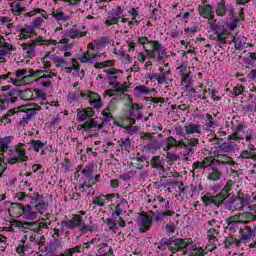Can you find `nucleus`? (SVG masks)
<instances>
[{
    "label": "nucleus",
    "instance_id": "nucleus-1",
    "mask_svg": "<svg viewBox=\"0 0 256 256\" xmlns=\"http://www.w3.org/2000/svg\"><path fill=\"white\" fill-rule=\"evenodd\" d=\"M168 249L171 253H177V251H182V255L188 256H205L207 251L202 247H197L193 244L191 239H162L160 241V249Z\"/></svg>",
    "mask_w": 256,
    "mask_h": 256
},
{
    "label": "nucleus",
    "instance_id": "nucleus-2",
    "mask_svg": "<svg viewBox=\"0 0 256 256\" xmlns=\"http://www.w3.org/2000/svg\"><path fill=\"white\" fill-rule=\"evenodd\" d=\"M39 75H43V71H34L33 69H18L14 73L8 72L7 74L0 75V91H9L7 83L21 87V85H25L29 81V77H39Z\"/></svg>",
    "mask_w": 256,
    "mask_h": 256
},
{
    "label": "nucleus",
    "instance_id": "nucleus-3",
    "mask_svg": "<svg viewBox=\"0 0 256 256\" xmlns=\"http://www.w3.org/2000/svg\"><path fill=\"white\" fill-rule=\"evenodd\" d=\"M138 45H142L148 57L157 63H164L167 57L165 47L159 41H151L147 36H141L137 40Z\"/></svg>",
    "mask_w": 256,
    "mask_h": 256
},
{
    "label": "nucleus",
    "instance_id": "nucleus-4",
    "mask_svg": "<svg viewBox=\"0 0 256 256\" xmlns=\"http://www.w3.org/2000/svg\"><path fill=\"white\" fill-rule=\"evenodd\" d=\"M128 100H129V104H128L129 114L127 117V121L129 124L127 125L121 124L120 127H124L128 135H135V133H137L138 131V128L137 126H132V125L135 124V119H143V115L141 114V107H139V105L137 104H133L131 102L130 97H128Z\"/></svg>",
    "mask_w": 256,
    "mask_h": 256
},
{
    "label": "nucleus",
    "instance_id": "nucleus-5",
    "mask_svg": "<svg viewBox=\"0 0 256 256\" xmlns=\"http://www.w3.org/2000/svg\"><path fill=\"white\" fill-rule=\"evenodd\" d=\"M70 103H79V101H83V99H86L90 105L93 107V109H101L103 104L101 103V96L95 92H82V91H76L69 96Z\"/></svg>",
    "mask_w": 256,
    "mask_h": 256
},
{
    "label": "nucleus",
    "instance_id": "nucleus-6",
    "mask_svg": "<svg viewBox=\"0 0 256 256\" xmlns=\"http://www.w3.org/2000/svg\"><path fill=\"white\" fill-rule=\"evenodd\" d=\"M103 47H105V44H103V41L101 40L89 43L88 50L80 55L78 59L81 63H95V61H101V57H103V55L93 51H99V49H103Z\"/></svg>",
    "mask_w": 256,
    "mask_h": 256
},
{
    "label": "nucleus",
    "instance_id": "nucleus-7",
    "mask_svg": "<svg viewBox=\"0 0 256 256\" xmlns=\"http://www.w3.org/2000/svg\"><path fill=\"white\" fill-rule=\"evenodd\" d=\"M27 163L29 156H27V145L24 143H18L9 150L8 163L9 165H15V163Z\"/></svg>",
    "mask_w": 256,
    "mask_h": 256
},
{
    "label": "nucleus",
    "instance_id": "nucleus-8",
    "mask_svg": "<svg viewBox=\"0 0 256 256\" xmlns=\"http://www.w3.org/2000/svg\"><path fill=\"white\" fill-rule=\"evenodd\" d=\"M176 145L181 146L183 145L188 149L189 153L193 154L195 153V148L197 145H199V139L192 138V139H187L186 142H179L177 144V140L173 138L172 136L166 138V140L162 143V147L164 151H170L171 147H176Z\"/></svg>",
    "mask_w": 256,
    "mask_h": 256
},
{
    "label": "nucleus",
    "instance_id": "nucleus-9",
    "mask_svg": "<svg viewBox=\"0 0 256 256\" xmlns=\"http://www.w3.org/2000/svg\"><path fill=\"white\" fill-rule=\"evenodd\" d=\"M15 113H24V115H22V121L21 124L22 125H27V123H29V121H31V119H33V117H35V114L37 113V109H35L34 107H31V105H23L19 108L12 109L9 110L5 116L6 117H13V115H15Z\"/></svg>",
    "mask_w": 256,
    "mask_h": 256
},
{
    "label": "nucleus",
    "instance_id": "nucleus-10",
    "mask_svg": "<svg viewBox=\"0 0 256 256\" xmlns=\"http://www.w3.org/2000/svg\"><path fill=\"white\" fill-rule=\"evenodd\" d=\"M231 191V182H228L221 193L216 196H204L205 205H215L216 207H220L223 205V201L227 199V193Z\"/></svg>",
    "mask_w": 256,
    "mask_h": 256
},
{
    "label": "nucleus",
    "instance_id": "nucleus-11",
    "mask_svg": "<svg viewBox=\"0 0 256 256\" xmlns=\"http://www.w3.org/2000/svg\"><path fill=\"white\" fill-rule=\"evenodd\" d=\"M49 59L52 60L55 67H67V59L55 54L51 55V52H45L44 57L41 59L42 69H49V67H51V62Z\"/></svg>",
    "mask_w": 256,
    "mask_h": 256
},
{
    "label": "nucleus",
    "instance_id": "nucleus-12",
    "mask_svg": "<svg viewBox=\"0 0 256 256\" xmlns=\"http://www.w3.org/2000/svg\"><path fill=\"white\" fill-rule=\"evenodd\" d=\"M37 13H40L41 16L35 18L31 22V28L32 29H43L45 20L49 19V16L47 15V12L44 9L36 8V9L26 13V17H35V15H37Z\"/></svg>",
    "mask_w": 256,
    "mask_h": 256
},
{
    "label": "nucleus",
    "instance_id": "nucleus-13",
    "mask_svg": "<svg viewBox=\"0 0 256 256\" xmlns=\"http://www.w3.org/2000/svg\"><path fill=\"white\" fill-rule=\"evenodd\" d=\"M45 43L46 41L43 38L39 37L32 40L31 43L21 44L23 55H25V57H28L29 59H33V57H35L37 53V50H35V45H43Z\"/></svg>",
    "mask_w": 256,
    "mask_h": 256
},
{
    "label": "nucleus",
    "instance_id": "nucleus-14",
    "mask_svg": "<svg viewBox=\"0 0 256 256\" xmlns=\"http://www.w3.org/2000/svg\"><path fill=\"white\" fill-rule=\"evenodd\" d=\"M30 203L37 213L43 214L47 211V202H45V198L42 195L34 194Z\"/></svg>",
    "mask_w": 256,
    "mask_h": 256
},
{
    "label": "nucleus",
    "instance_id": "nucleus-15",
    "mask_svg": "<svg viewBox=\"0 0 256 256\" xmlns=\"http://www.w3.org/2000/svg\"><path fill=\"white\" fill-rule=\"evenodd\" d=\"M64 226L67 227V229H75V227H79L84 233L85 231H93L91 226H85V223L79 216H75L72 220L64 222Z\"/></svg>",
    "mask_w": 256,
    "mask_h": 256
},
{
    "label": "nucleus",
    "instance_id": "nucleus-16",
    "mask_svg": "<svg viewBox=\"0 0 256 256\" xmlns=\"http://www.w3.org/2000/svg\"><path fill=\"white\" fill-rule=\"evenodd\" d=\"M13 49V45L5 41V37L0 35V63H5V59L9 57V53Z\"/></svg>",
    "mask_w": 256,
    "mask_h": 256
},
{
    "label": "nucleus",
    "instance_id": "nucleus-17",
    "mask_svg": "<svg viewBox=\"0 0 256 256\" xmlns=\"http://www.w3.org/2000/svg\"><path fill=\"white\" fill-rule=\"evenodd\" d=\"M235 211H243V209L253 210L251 202L249 201V196H242L233 201Z\"/></svg>",
    "mask_w": 256,
    "mask_h": 256
},
{
    "label": "nucleus",
    "instance_id": "nucleus-18",
    "mask_svg": "<svg viewBox=\"0 0 256 256\" xmlns=\"http://www.w3.org/2000/svg\"><path fill=\"white\" fill-rule=\"evenodd\" d=\"M87 35V30L85 26H73L70 30L66 31L65 37L69 39H79V37H85Z\"/></svg>",
    "mask_w": 256,
    "mask_h": 256
},
{
    "label": "nucleus",
    "instance_id": "nucleus-19",
    "mask_svg": "<svg viewBox=\"0 0 256 256\" xmlns=\"http://www.w3.org/2000/svg\"><path fill=\"white\" fill-rule=\"evenodd\" d=\"M103 127V124H99L94 120H89L82 125V129L85 133H90L88 137H95V133Z\"/></svg>",
    "mask_w": 256,
    "mask_h": 256
},
{
    "label": "nucleus",
    "instance_id": "nucleus-20",
    "mask_svg": "<svg viewBox=\"0 0 256 256\" xmlns=\"http://www.w3.org/2000/svg\"><path fill=\"white\" fill-rule=\"evenodd\" d=\"M256 215L251 212H244L239 215L231 216L230 221H238L240 223H244V225H247V223H251V221H255Z\"/></svg>",
    "mask_w": 256,
    "mask_h": 256
},
{
    "label": "nucleus",
    "instance_id": "nucleus-21",
    "mask_svg": "<svg viewBox=\"0 0 256 256\" xmlns=\"http://www.w3.org/2000/svg\"><path fill=\"white\" fill-rule=\"evenodd\" d=\"M122 10L118 7V11L114 13L115 18L112 23H117L118 25H123L126 29H133V21L128 20L127 18L121 17Z\"/></svg>",
    "mask_w": 256,
    "mask_h": 256
},
{
    "label": "nucleus",
    "instance_id": "nucleus-22",
    "mask_svg": "<svg viewBox=\"0 0 256 256\" xmlns=\"http://www.w3.org/2000/svg\"><path fill=\"white\" fill-rule=\"evenodd\" d=\"M117 199H119V194L102 195V196L96 197V199H94L93 203H94V205L103 207L105 205V203H109V201H111V202L117 201Z\"/></svg>",
    "mask_w": 256,
    "mask_h": 256
},
{
    "label": "nucleus",
    "instance_id": "nucleus-23",
    "mask_svg": "<svg viewBox=\"0 0 256 256\" xmlns=\"http://www.w3.org/2000/svg\"><path fill=\"white\" fill-rule=\"evenodd\" d=\"M67 43H69V39L64 38V39L60 40L59 42L52 40L50 45H53L57 49H60V51H64V53L62 54V58L63 57H71V52H67V49H69V46H67Z\"/></svg>",
    "mask_w": 256,
    "mask_h": 256
},
{
    "label": "nucleus",
    "instance_id": "nucleus-24",
    "mask_svg": "<svg viewBox=\"0 0 256 256\" xmlns=\"http://www.w3.org/2000/svg\"><path fill=\"white\" fill-rule=\"evenodd\" d=\"M100 175H96L93 177V179L90 181H84L83 183H80V189H82V193H85L86 195H93V191H91L92 185H95V183H99Z\"/></svg>",
    "mask_w": 256,
    "mask_h": 256
},
{
    "label": "nucleus",
    "instance_id": "nucleus-25",
    "mask_svg": "<svg viewBox=\"0 0 256 256\" xmlns=\"http://www.w3.org/2000/svg\"><path fill=\"white\" fill-rule=\"evenodd\" d=\"M152 219L147 214H141L138 219V226L140 227V231L145 233V231H149L151 228Z\"/></svg>",
    "mask_w": 256,
    "mask_h": 256
},
{
    "label": "nucleus",
    "instance_id": "nucleus-26",
    "mask_svg": "<svg viewBox=\"0 0 256 256\" xmlns=\"http://www.w3.org/2000/svg\"><path fill=\"white\" fill-rule=\"evenodd\" d=\"M52 17L58 22V23H69L71 21V16L65 14L63 12V9L57 8L56 10H53Z\"/></svg>",
    "mask_w": 256,
    "mask_h": 256
},
{
    "label": "nucleus",
    "instance_id": "nucleus-27",
    "mask_svg": "<svg viewBox=\"0 0 256 256\" xmlns=\"http://www.w3.org/2000/svg\"><path fill=\"white\" fill-rule=\"evenodd\" d=\"M23 208L21 204L12 203L8 209V213L10 217H14V219H18V217H23Z\"/></svg>",
    "mask_w": 256,
    "mask_h": 256
},
{
    "label": "nucleus",
    "instance_id": "nucleus-28",
    "mask_svg": "<svg viewBox=\"0 0 256 256\" xmlns=\"http://www.w3.org/2000/svg\"><path fill=\"white\" fill-rule=\"evenodd\" d=\"M211 165H215V158L213 157H206L201 162H196L193 164L194 171L197 169H209Z\"/></svg>",
    "mask_w": 256,
    "mask_h": 256
},
{
    "label": "nucleus",
    "instance_id": "nucleus-29",
    "mask_svg": "<svg viewBox=\"0 0 256 256\" xmlns=\"http://www.w3.org/2000/svg\"><path fill=\"white\" fill-rule=\"evenodd\" d=\"M22 217L26 221H35V219H37V212L36 210L34 211L33 207L28 204L23 208Z\"/></svg>",
    "mask_w": 256,
    "mask_h": 256
},
{
    "label": "nucleus",
    "instance_id": "nucleus-30",
    "mask_svg": "<svg viewBox=\"0 0 256 256\" xmlns=\"http://www.w3.org/2000/svg\"><path fill=\"white\" fill-rule=\"evenodd\" d=\"M184 131L186 135H201V124L188 123L184 126Z\"/></svg>",
    "mask_w": 256,
    "mask_h": 256
},
{
    "label": "nucleus",
    "instance_id": "nucleus-31",
    "mask_svg": "<svg viewBox=\"0 0 256 256\" xmlns=\"http://www.w3.org/2000/svg\"><path fill=\"white\" fill-rule=\"evenodd\" d=\"M215 165H235V161L233 158L225 155V154H218L214 157Z\"/></svg>",
    "mask_w": 256,
    "mask_h": 256
},
{
    "label": "nucleus",
    "instance_id": "nucleus-32",
    "mask_svg": "<svg viewBox=\"0 0 256 256\" xmlns=\"http://www.w3.org/2000/svg\"><path fill=\"white\" fill-rule=\"evenodd\" d=\"M30 147L36 153H39V151H40V155H45V149L47 147V142H41V140H31Z\"/></svg>",
    "mask_w": 256,
    "mask_h": 256
},
{
    "label": "nucleus",
    "instance_id": "nucleus-33",
    "mask_svg": "<svg viewBox=\"0 0 256 256\" xmlns=\"http://www.w3.org/2000/svg\"><path fill=\"white\" fill-rule=\"evenodd\" d=\"M15 101H17V97L11 95V93H9V95L6 96L5 98H1L0 99V113L9 108V103H15Z\"/></svg>",
    "mask_w": 256,
    "mask_h": 256
},
{
    "label": "nucleus",
    "instance_id": "nucleus-34",
    "mask_svg": "<svg viewBox=\"0 0 256 256\" xmlns=\"http://www.w3.org/2000/svg\"><path fill=\"white\" fill-rule=\"evenodd\" d=\"M200 17L204 19H209V17H213V7L211 5L206 4L202 5L198 8Z\"/></svg>",
    "mask_w": 256,
    "mask_h": 256
},
{
    "label": "nucleus",
    "instance_id": "nucleus-35",
    "mask_svg": "<svg viewBox=\"0 0 256 256\" xmlns=\"http://www.w3.org/2000/svg\"><path fill=\"white\" fill-rule=\"evenodd\" d=\"M95 112H93L92 108H82L81 110H78L77 119L78 121H85L91 117H93Z\"/></svg>",
    "mask_w": 256,
    "mask_h": 256
},
{
    "label": "nucleus",
    "instance_id": "nucleus-36",
    "mask_svg": "<svg viewBox=\"0 0 256 256\" xmlns=\"http://www.w3.org/2000/svg\"><path fill=\"white\" fill-rule=\"evenodd\" d=\"M51 79H53V77L51 75H43L38 77L35 82L37 83L38 87H51L52 83H51Z\"/></svg>",
    "mask_w": 256,
    "mask_h": 256
},
{
    "label": "nucleus",
    "instance_id": "nucleus-37",
    "mask_svg": "<svg viewBox=\"0 0 256 256\" xmlns=\"http://www.w3.org/2000/svg\"><path fill=\"white\" fill-rule=\"evenodd\" d=\"M233 43H234V47L235 49L241 51V49L245 48V45H247V38L245 36H235L233 38Z\"/></svg>",
    "mask_w": 256,
    "mask_h": 256
},
{
    "label": "nucleus",
    "instance_id": "nucleus-38",
    "mask_svg": "<svg viewBox=\"0 0 256 256\" xmlns=\"http://www.w3.org/2000/svg\"><path fill=\"white\" fill-rule=\"evenodd\" d=\"M127 207V201L121 200L116 206V209L113 213V217H119V215H122V213H127Z\"/></svg>",
    "mask_w": 256,
    "mask_h": 256
},
{
    "label": "nucleus",
    "instance_id": "nucleus-39",
    "mask_svg": "<svg viewBox=\"0 0 256 256\" xmlns=\"http://www.w3.org/2000/svg\"><path fill=\"white\" fill-rule=\"evenodd\" d=\"M13 139H15V137L13 136H6L0 139V147H1L0 151H3V155H5V151H7L11 143H13Z\"/></svg>",
    "mask_w": 256,
    "mask_h": 256
},
{
    "label": "nucleus",
    "instance_id": "nucleus-40",
    "mask_svg": "<svg viewBox=\"0 0 256 256\" xmlns=\"http://www.w3.org/2000/svg\"><path fill=\"white\" fill-rule=\"evenodd\" d=\"M208 179L210 181H219L221 179V171L216 167L208 168Z\"/></svg>",
    "mask_w": 256,
    "mask_h": 256
},
{
    "label": "nucleus",
    "instance_id": "nucleus-41",
    "mask_svg": "<svg viewBox=\"0 0 256 256\" xmlns=\"http://www.w3.org/2000/svg\"><path fill=\"white\" fill-rule=\"evenodd\" d=\"M243 135H245V131L243 130V125H238L236 128V132L228 136V139H233L234 141H240L243 139Z\"/></svg>",
    "mask_w": 256,
    "mask_h": 256
},
{
    "label": "nucleus",
    "instance_id": "nucleus-42",
    "mask_svg": "<svg viewBox=\"0 0 256 256\" xmlns=\"http://www.w3.org/2000/svg\"><path fill=\"white\" fill-rule=\"evenodd\" d=\"M217 121L211 116V114H206V122H205V129L206 131H211L214 127H217Z\"/></svg>",
    "mask_w": 256,
    "mask_h": 256
},
{
    "label": "nucleus",
    "instance_id": "nucleus-43",
    "mask_svg": "<svg viewBox=\"0 0 256 256\" xmlns=\"http://www.w3.org/2000/svg\"><path fill=\"white\" fill-rule=\"evenodd\" d=\"M236 145L235 142H224L220 145L219 149L223 153H231V151L235 150Z\"/></svg>",
    "mask_w": 256,
    "mask_h": 256
},
{
    "label": "nucleus",
    "instance_id": "nucleus-44",
    "mask_svg": "<svg viewBox=\"0 0 256 256\" xmlns=\"http://www.w3.org/2000/svg\"><path fill=\"white\" fill-rule=\"evenodd\" d=\"M177 71H179L181 77H185L186 75H191V67L187 62H183L180 66H178Z\"/></svg>",
    "mask_w": 256,
    "mask_h": 256
},
{
    "label": "nucleus",
    "instance_id": "nucleus-45",
    "mask_svg": "<svg viewBox=\"0 0 256 256\" xmlns=\"http://www.w3.org/2000/svg\"><path fill=\"white\" fill-rule=\"evenodd\" d=\"M75 175H77L78 177L80 175H83V177L85 178L84 181H93V171L89 168L77 171Z\"/></svg>",
    "mask_w": 256,
    "mask_h": 256
},
{
    "label": "nucleus",
    "instance_id": "nucleus-46",
    "mask_svg": "<svg viewBox=\"0 0 256 256\" xmlns=\"http://www.w3.org/2000/svg\"><path fill=\"white\" fill-rule=\"evenodd\" d=\"M191 85H193V78L191 77V74L182 76L181 87H183V89L187 90V89H189V87H191Z\"/></svg>",
    "mask_w": 256,
    "mask_h": 256
},
{
    "label": "nucleus",
    "instance_id": "nucleus-47",
    "mask_svg": "<svg viewBox=\"0 0 256 256\" xmlns=\"http://www.w3.org/2000/svg\"><path fill=\"white\" fill-rule=\"evenodd\" d=\"M226 14H227V6H225V1L222 0L218 4V8L216 9V15H218V17H225Z\"/></svg>",
    "mask_w": 256,
    "mask_h": 256
},
{
    "label": "nucleus",
    "instance_id": "nucleus-48",
    "mask_svg": "<svg viewBox=\"0 0 256 256\" xmlns=\"http://www.w3.org/2000/svg\"><path fill=\"white\" fill-rule=\"evenodd\" d=\"M33 35H34L33 28L30 27V28L22 29L19 37L20 39H30L31 37H33Z\"/></svg>",
    "mask_w": 256,
    "mask_h": 256
},
{
    "label": "nucleus",
    "instance_id": "nucleus-49",
    "mask_svg": "<svg viewBox=\"0 0 256 256\" xmlns=\"http://www.w3.org/2000/svg\"><path fill=\"white\" fill-rule=\"evenodd\" d=\"M120 147L124 149V151H131V139L130 138H121L118 141Z\"/></svg>",
    "mask_w": 256,
    "mask_h": 256
},
{
    "label": "nucleus",
    "instance_id": "nucleus-50",
    "mask_svg": "<svg viewBox=\"0 0 256 256\" xmlns=\"http://www.w3.org/2000/svg\"><path fill=\"white\" fill-rule=\"evenodd\" d=\"M24 225H26L28 229H47V223L44 222H40L38 224L37 222L25 223Z\"/></svg>",
    "mask_w": 256,
    "mask_h": 256
},
{
    "label": "nucleus",
    "instance_id": "nucleus-51",
    "mask_svg": "<svg viewBox=\"0 0 256 256\" xmlns=\"http://www.w3.org/2000/svg\"><path fill=\"white\" fill-rule=\"evenodd\" d=\"M218 235H219V233L217 232V230L215 228H211L207 232V237H208L210 243H215V241H217Z\"/></svg>",
    "mask_w": 256,
    "mask_h": 256
},
{
    "label": "nucleus",
    "instance_id": "nucleus-52",
    "mask_svg": "<svg viewBox=\"0 0 256 256\" xmlns=\"http://www.w3.org/2000/svg\"><path fill=\"white\" fill-rule=\"evenodd\" d=\"M5 169H7V164L5 163V154H3V151H0V179L3 177Z\"/></svg>",
    "mask_w": 256,
    "mask_h": 256
},
{
    "label": "nucleus",
    "instance_id": "nucleus-53",
    "mask_svg": "<svg viewBox=\"0 0 256 256\" xmlns=\"http://www.w3.org/2000/svg\"><path fill=\"white\" fill-rule=\"evenodd\" d=\"M54 3H59V0H53ZM64 3V7H77L81 0H62Z\"/></svg>",
    "mask_w": 256,
    "mask_h": 256
},
{
    "label": "nucleus",
    "instance_id": "nucleus-54",
    "mask_svg": "<svg viewBox=\"0 0 256 256\" xmlns=\"http://www.w3.org/2000/svg\"><path fill=\"white\" fill-rule=\"evenodd\" d=\"M239 220H231V216L227 219V224L229 229L232 230L233 233H235V231H237V229H239Z\"/></svg>",
    "mask_w": 256,
    "mask_h": 256
},
{
    "label": "nucleus",
    "instance_id": "nucleus-55",
    "mask_svg": "<svg viewBox=\"0 0 256 256\" xmlns=\"http://www.w3.org/2000/svg\"><path fill=\"white\" fill-rule=\"evenodd\" d=\"M238 13L240 18H234L233 21L228 24V29H231L232 31L237 27V23H239L241 17H243V8H241Z\"/></svg>",
    "mask_w": 256,
    "mask_h": 256
},
{
    "label": "nucleus",
    "instance_id": "nucleus-56",
    "mask_svg": "<svg viewBox=\"0 0 256 256\" xmlns=\"http://www.w3.org/2000/svg\"><path fill=\"white\" fill-rule=\"evenodd\" d=\"M107 67H113V61L108 60V61H104V62H97L95 64L96 69H105Z\"/></svg>",
    "mask_w": 256,
    "mask_h": 256
},
{
    "label": "nucleus",
    "instance_id": "nucleus-57",
    "mask_svg": "<svg viewBox=\"0 0 256 256\" xmlns=\"http://www.w3.org/2000/svg\"><path fill=\"white\" fill-rule=\"evenodd\" d=\"M165 218V214L163 212H152V221H155L156 223H161L163 219Z\"/></svg>",
    "mask_w": 256,
    "mask_h": 256
},
{
    "label": "nucleus",
    "instance_id": "nucleus-58",
    "mask_svg": "<svg viewBox=\"0 0 256 256\" xmlns=\"http://www.w3.org/2000/svg\"><path fill=\"white\" fill-rule=\"evenodd\" d=\"M168 185H169V187H178V189L181 193H183V191H185V185L183 184V182L170 181V182H168Z\"/></svg>",
    "mask_w": 256,
    "mask_h": 256
},
{
    "label": "nucleus",
    "instance_id": "nucleus-59",
    "mask_svg": "<svg viewBox=\"0 0 256 256\" xmlns=\"http://www.w3.org/2000/svg\"><path fill=\"white\" fill-rule=\"evenodd\" d=\"M128 13L129 15H131L132 21H134V23H137V19H139V8H131Z\"/></svg>",
    "mask_w": 256,
    "mask_h": 256
},
{
    "label": "nucleus",
    "instance_id": "nucleus-60",
    "mask_svg": "<svg viewBox=\"0 0 256 256\" xmlns=\"http://www.w3.org/2000/svg\"><path fill=\"white\" fill-rule=\"evenodd\" d=\"M128 51L131 53V51H135V48L137 47V42L134 38H129L127 41Z\"/></svg>",
    "mask_w": 256,
    "mask_h": 256
},
{
    "label": "nucleus",
    "instance_id": "nucleus-61",
    "mask_svg": "<svg viewBox=\"0 0 256 256\" xmlns=\"http://www.w3.org/2000/svg\"><path fill=\"white\" fill-rule=\"evenodd\" d=\"M135 91L138 93V95H149V88L143 85L137 86Z\"/></svg>",
    "mask_w": 256,
    "mask_h": 256
},
{
    "label": "nucleus",
    "instance_id": "nucleus-62",
    "mask_svg": "<svg viewBox=\"0 0 256 256\" xmlns=\"http://www.w3.org/2000/svg\"><path fill=\"white\" fill-rule=\"evenodd\" d=\"M106 223H107V226L110 229V231H113V233H117V230H116L117 229V224H116L115 221H113V219L108 218L106 220Z\"/></svg>",
    "mask_w": 256,
    "mask_h": 256
},
{
    "label": "nucleus",
    "instance_id": "nucleus-63",
    "mask_svg": "<svg viewBox=\"0 0 256 256\" xmlns=\"http://www.w3.org/2000/svg\"><path fill=\"white\" fill-rule=\"evenodd\" d=\"M217 41H218L219 45H226V43H231V40H229V37H227L223 34L218 35Z\"/></svg>",
    "mask_w": 256,
    "mask_h": 256
},
{
    "label": "nucleus",
    "instance_id": "nucleus-64",
    "mask_svg": "<svg viewBox=\"0 0 256 256\" xmlns=\"http://www.w3.org/2000/svg\"><path fill=\"white\" fill-rule=\"evenodd\" d=\"M16 199H18V201H29V196L24 192H18L16 194Z\"/></svg>",
    "mask_w": 256,
    "mask_h": 256
}]
</instances>
